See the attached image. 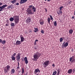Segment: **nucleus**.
Here are the masks:
<instances>
[{
  "instance_id": "bf43d9fd",
  "label": "nucleus",
  "mask_w": 75,
  "mask_h": 75,
  "mask_svg": "<svg viewBox=\"0 0 75 75\" xmlns=\"http://www.w3.org/2000/svg\"><path fill=\"white\" fill-rule=\"evenodd\" d=\"M45 1H47V0H45Z\"/></svg>"
},
{
  "instance_id": "ddd939ff",
  "label": "nucleus",
  "mask_w": 75,
  "mask_h": 75,
  "mask_svg": "<svg viewBox=\"0 0 75 75\" xmlns=\"http://www.w3.org/2000/svg\"><path fill=\"white\" fill-rule=\"evenodd\" d=\"M34 72L35 74H36L37 72H39V73H40V69H38V68L35 69Z\"/></svg>"
},
{
  "instance_id": "c85d7f7f",
  "label": "nucleus",
  "mask_w": 75,
  "mask_h": 75,
  "mask_svg": "<svg viewBox=\"0 0 75 75\" xmlns=\"http://www.w3.org/2000/svg\"><path fill=\"white\" fill-rule=\"evenodd\" d=\"M57 74L58 75H59V73H60V71H59V70L58 69L57 70Z\"/></svg>"
},
{
  "instance_id": "37998d69",
  "label": "nucleus",
  "mask_w": 75,
  "mask_h": 75,
  "mask_svg": "<svg viewBox=\"0 0 75 75\" xmlns=\"http://www.w3.org/2000/svg\"><path fill=\"white\" fill-rule=\"evenodd\" d=\"M2 42V40L1 39H0V43H1Z\"/></svg>"
},
{
  "instance_id": "ea45409f",
  "label": "nucleus",
  "mask_w": 75,
  "mask_h": 75,
  "mask_svg": "<svg viewBox=\"0 0 75 75\" xmlns=\"http://www.w3.org/2000/svg\"><path fill=\"white\" fill-rule=\"evenodd\" d=\"M8 22H7V24H6V26L7 27V26H8Z\"/></svg>"
},
{
  "instance_id": "680f3d73",
  "label": "nucleus",
  "mask_w": 75,
  "mask_h": 75,
  "mask_svg": "<svg viewBox=\"0 0 75 75\" xmlns=\"http://www.w3.org/2000/svg\"><path fill=\"white\" fill-rule=\"evenodd\" d=\"M45 3V2H44V3Z\"/></svg>"
},
{
  "instance_id": "7c9ffc66",
  "label": "nucleus",
  "mask_w": 75,
  "mask_h": 75,
  "mask_svg": "<svg viewBox=\"0 0 75 75\" xmlns=\"http://www.w3.org/2000/svg\"><path fill=\"white\" fill-rule=\"evenodd\" d=\"M11 8V5H10L9 6H8V7H7V8L8 9H9V8Z\"/></svg>"
},
{
  "instance_id": "6ab92c4d",
  "label": "nucleus",
  "mask_w": 75,
  "mask_h": 75,
  "mask_svg": "<svg viewBox=\"0 0 75 75\" xmlns=\"http://www.w3.org/2000/svg\"><path fill=\"white\" fill-rule=\"evenodd\" d=\"M11 74H14L15 72V69H11Z\"/></svg>"
},
{
  "instance_id": "412c9836",
  "label": "nucleus",
  "mask_w": 75,
  "mask_h": 75,
  "mask_svg": "<svg viewBox=\"0 0 75 75\" xmlns=\"http://www.w3.org/2000/svg\"><path fill=\"white\" fill-rule=\"evenodd\" d=\"M73 32V30L72 29H70L69 30V34H72Z\"/></svg>"
},
{
  "instance_id": "c756f323",
  "label": "nucleus",
  "mask_w": 75,
  "mask_h": 75,
  "mask_svg": "<svg viewBox=\"0 0 75 75\" xmlns=\"http://www.w3.org/2000/svg\"><path fill=\"white\" fill-rule=\"evenodd\" d=\"M57 71H55L53 73V74H54L55 75H56V74H57Z\"/></svg>"
},
{
  "instance_id": "bb28decb",
  "label": "nucleus",
  "mask_w": 75,
  "mask_h": 75,
  "mask_svg": "<svg viewBox=\"0 0 75 75\" xmlns=\"http://www.w3.org/2000/svg\"><path fill=\"white\" fill-rule=\"evenodd\" d=\"M59 40H60V42H62V41H63V39H62V38H61L60 39H59Z\"/></svg>"
},
{
  "instance_id": "aec40b11",
  "label": "nucleus",
  "mask_w": 75,
  "mask_h": 75,
  "mask_svg": "<svg viewBox=\"0 0 75 75\" xmlns=\"http://www.w3.org/2000/svg\"><path fill=\"white\" fill-rule=\"evenodd\" d=\"M62 12L60 10H59L57 12V13L58 14H62Z\"/></svg>"
},
{
  "instance_id": "6e6552de",
  "label": "nucleus",
  "mask_w": 75,
  "mask_h": 75,
  "mask_svg": "<svg viewBox=\"0 0 75 75\" xmlns=\"http://www.w3.org/2000/svg\"><path fill=\"white\" fill-rule=\"evenodd\" d=\"M75 61V56H72V57H70V58L69 59V61L70 62H71H71H74Z\"/></svg>"
},
{
  "instance_id": "393cba45",
  "label": "nucleus",
  "mask_w": 75,
  "mask_h": 75,
  "mask_svg": "<svg viewBox=\"0 0 75 75\" xmlns=\"http://www.w3.org/2000/svg\"><path fill=\"white\" fill-rule=\"evenodd\" d=\"M57 21H55L54 23V26H57Z\"/></svg>"
},
{
  "instance_id": "a878e982",
  "label": "nucleus",
  "mask_w": 75,
  "mask_h": 75,
  "mask_svg": "<svg viewBox=\"0 0 75 75\" xmlns=\"http://www.w3.org/2000/svg\"><path fill=\"white\" fill-rule=\"evenodd\" d=\"M16 1V0H14L11 1V3H13V4H14V3H15Z\"/></svg>"
},
{
  "instance_id": "dca6fc26",
  "label": "nucleus",
  "mask_w": 75,
  "mask_h": 75,
  "mask_svg": "<svg viewBox=\"0 0 75 75\" xmlns=\"http://www.w3.org/2000/svg\"><path fill=\"white\" fill-rule=\"evenodd\" d=\"M68 74H72V69H70L68 70Z\"/></svg>"
},
{
  "instance_id": "5701e85b",
  "label": "nucleus",
  "mask_w": 75,
  "mask_h": 75,
  "mask_svg": "<svg viewBox=\"0 0 75 75\" xmlns=\"http://www.w3.org/2000/svg\"><path fill=\"white\" fill-rule=\"evenodd\" d=\"M11 58L12 59V61H15L16 60V58L13 56H11Z\"/></svg>"
},
{
  "instance_id": "864d4df0",
  "label": "nucleus",
  "mask_w": 75,
  "mask_h": 75,
  "mask_svg": "<svg viewBox=\"0 0 75 75\" xmlns=\"http://www.w3.org/2000/svg\"><path fill=\"white\" fill-rule=\"evenodd\" d=\"M72 19H73L74 18V17L72 16Z\"/></svg>"
},
{
  "instance_id": "72a5a7b5",
  "label": "nucleus",
  "mask_w": 75,
  "mask_h": 75,
  "mask_svg": "<svg viewBox=\"0 0 75 75\" xmlns=\"http://www.w3.org/2000/svg\"><path fill=\"white\" fill-rule=\"evenodd\" d=\"M63 8V6H61L59 8L60 10V11L62 10V8Z\"/></svg>"
},
{
  "instance_id": "09e8293b",
  "label": "nucleus",
  "mask_w": 75,
  "mask_h": 75,
  "mask_svg": "<svg viewBox=\"0 0 75 75\" xmlns=\"http://www.w3.org/2000/svg\"><path fill=\"white\" fill-rule=\"evenodd\" d=\"M73 71H75V68H74L73 69Z\"/></svg>"
},
{
  "instance_id": "7ed1b4c3",
  "label": "nucleus",
  "mask_w": 75,
  "mask_h": 75,
  "mask_svg": "<svg viewBox=\"0 0 75 75\" xmlns=\"http://www.w3.org/2000/svg\"><path fill=\"white\" fill-rule=\"evenodd\" d=\"M40 53L38 52H36L34 53L33 54V60L37 61V59L40 57Z\"/></svg>"
},
{
  "instance_id": "20e7f679",
  "label": "nucleus",
  "mask_w": 75,
  "mask_h": 75,
  "mask_svg": "<svg viewBox=\"0 0 75 75\" xmlns=\"http://www.w3.org/2000/svg\"><path fill=\"white\" fill-rule=\"evenodd\" d=\"M10 69V66L9 65H7L6 67H5L4 71L5 74L8 73V71H9Z\"/></svg>"
},
{
  "instance_id": "de8ad7c7",
  "label": "nucleus",
  "mask_w": 75,
  "mask_h": 75,
  "mask_svg": "<svg viewBox=\"0 0 75 75\" xmlns=\"http://www.w3.org/2000/svg\"><path fill=\"white\" fill-rule=\"evenodd\" d=\"M2 4H3L2 3L0 2V6H1V5H2Z\"/></svg>"
},
{
  "instance_id": "f704fd0d",
  "label": "nucleus",
  "mask_w": 75,
  "mask_h": 75,
  "mask_svg": "<svg viewBox=\"0 0 75 75\" xmlns=\"http://www.w3.org/2000/svg\"><path fill=\"white\" fill-rule=\"evenodd\" d=\"M41 33H42V34H44V31H43V30H42L41 31Z\"/></svg>"
},
{
  "instance_id": "c03bdc74",
  "label": "nucleus",
  "mask_w": 75,
  "mask_h": 75,
  "mask_svg": "<svg viewBox=\"0 0 75 75\" xmlns=\"http://www.w3.org/2000/svg\"><path fill=\"white\" fill-rule=\"evenodd\" d=\"M52 66L53 67H55V65L54 64H52Z\"/></svg>"
},
{
  "instance_id": "49530a36",
  "label": "nucleus",
  "mask_w": 75,
  "mask_h": 75,
  "mask_svg": "<svg viewBox=\"0 0 75 75\" xmlns=\"http://www.w3.org/2000/svg\"><path fill=\"white\" fill-rule=\"evenodd\" d=\"M37 41H38V40L37 39H36L35 40V42H37Z\"/></svg>"
},
{
  "instance_id": "423d86ee",
  "label": "nucleus",
  "mask_w": 75,
  "mask_h": 75,
  "mask_svg": "<svg viewBox=\"0 0 75 75\" xmlns=\"http://www.w3.org/2000/svg\"><path fill=\"white\" fill-rule=\"evenodd\" d=\"M49 16L50 18H50L49 17L47 19V21L49 24H50V21H51V20H52L54 19H53V17L51 15H50Z\"/></svg>"
},
{
  "instance_id": "a211bd4d",
  "label": "nucleus",
  "mask_w": 75,
  "mask_h": 75,
  "mask_svg": "<svg viewBox=\"0 0 75 75\" xmlns=\"http://www.w3.org/2000/svg\"><path fill=\"white\" fill-rule=\"evenodd\" d=\"M34 29H35V30H34L35 33H37L38 31V28H35Z\"/></svg>"
},
{
  "instance_id": "39448f33",
  "label": "nucleus",
  "mask_w": 75,
  "mask_h": 75,
  "mask_svg": "<svg viewBox=\"0 0 75 75\" xmlns=\"http://www.w3.org/2000/svg\"><path fill=\"white\" fill-rule=\"evenodd\" d=\"M50 64V61L49 60H46L45 62H44V63L43 64V67L45 68H46L47 66H48L49 64Z\"/></svg>"
},
{
  "instance_id": "473e14b6",
  "label": "nucleus",
  "mask_w": 75,
  "mask_h": 75,
  "mask_svg": "<svg viewBox=\"0 0 75 75\" xmlns=\"http://www.w3.org/2000/svg\"><path fill=\"white\" fill-rule=\"evenodd\" d=\"M16 55V53H14L12 55V56H13V57H15Z\"/></svg>"
},
{
  "instance_id": "58836bf2",
  "label": "nucleus",
  "mask_w": 75,
  "mask_h": 75,
  "mask_svg": "<svg viewBox=\"0 0 75 75\" xmlns=\"http://www.w3.org/2000/svg\"><path fill=\"white\" fill-rule=\"evenodd\" d=\"M72 2L71 1H70L68 3V4H70L71 3V2Z\"/></svg>"
},
{
  "instance_id": "4be33fe9",
  "label": "nucleus",
  "mask_w": 75,
  "mask_h": 75,
  "mask_svg": "<svg viewBox=\"0 0 75 75\" xmlns=\"http://www.w3.org/2000/svg\"><path fill=\"white\" fill-rule=\"evenodd\" d=\"M24 40V38L23 37H21V42H23Z\"/></svg>"
},
{
  "instance_id": "2f4dec72",
  "label": "nucleus",
  "mask_w": 75,
  "mask_h": 75,
  "mask_svg": "<svg viewBox=\"0 0 75 75\" xmlns=\"http://www.w3.org/2000/svg\"><path fill=\"white\" fill-rule=\"evenodd\" d=\"M11 25L12 26V27H14V23H12L11 24Z\"/></svg>"
},
{
  "instance_id": "b1692460",
  "label": "nucleus",
  "mask_w": 75,
  "mask_h": 75,
  "mask_svg": "<svg viewBox=\"0 0 75 75\" xmlns=\"http://www.w3.org/2000/svg\"><path fill=\"white\" fill-rule=\"evenodd\" d=\"M23 73H24V69L23 68H22V74H23Z\"/></svg>"
},
{
  "instance_id": "f03ea898",
  "label": "nucleus",
  "mask_w": 75,
  "mask_h": 75,
  "mask_svg": "<svg viewBox=\"0 0 75 75\" xmlns=\"http://www.w3.org/2000/svg\"><path fill=\"white\" fill-rule=\"evenodd\" d=\"M14 20V22L15 24H18V21H19V16H13V18L11 17L9 20L10 21H13Z\"/></svg>"
},
{
  "instance_id": "603ef678",
  "label": "nucleus",
  "mask_w": 75,
  "mask_h": 75,
  "mask_svg": "<svg viewBox=\"0 0 75 75\" xmlns=\"http://www.w3.org/2000/svg\"><path fill=\"white\" fill-rule=\"evenodd\" d=\"M45 11L46 12H47V9H45Z\"/></svg>"
},
{
  "instance_id": "9b49d317",
  "label": "nucleus",
  "mask_w": 75,
  "mask_h": 75,
  "mask_svg": "<svg viewBox=\"0 0 75 75\" xmlns=\"http://www.w3.org/2000/svg\"><path fill=\"white\" fill-rule=\"evenodd\" d=\"M31 21V18L30 17L28 18L26 20V23H30Z\"/></svg>"
},
{
  "instance_id": "4468645a",
  "label": "nucleus",
  "mask_w": 75,
  "mask_h": 75,
  "mask_svg": "<svg viewBox=\"0 0 75 75\" xmlns=\"http://www.w3.org/2000/svg\"><path fill=\"white\" fill-rule=\"evenodd\" d=\"M21 44V41L17 40L16 42V43L15 44L16 45H20Z\"/></svg>"
},
{
  "instance_id": "13d9d810",
  "label": "nucleus",
  "mask_w": 75,
  "mask_h": 75,
  "mask_svg": "<svg viewBox=\"0 0 75 75\" xmlns=\"http://www.w3.org/2000/svg\"><path fill=\"white\" fill-rule=\"evenodd\" d=\"M52 75H55V74H53Z\"/></svg>"
},
{
  "instance_id": "cd10ccee",
  "label": "nucleus",
  "mask_w": 75,
  "mask_h": 75,
  "mask_svg": "<svg viewBox=\"0 0 75 75\" xmlns=\"http://www.w3.org/2000/svg\"><path fill=\"white\" fill-rule=\"evenodd\" d=\"M6 42V41L5 40H3L2 41L1 43H2V44H4Z\"/></svg>"
},
{
  "instance_id": "79ce46f5",
  "label": "nucleus",
  "mask_w": 75,
  "mask_h": 75,
  "mask_svg": "<svg viewBox=\"0 0 75 75\" xmlns=\"http://www.w3.org/2000/svg\"><path fill=\"white\" fill-rule=\"evenodd\" d=\"M17 63H18V66H20V64L19 63V62H18Z\"/></svg>"
},
{
  "instance_id": "3c124183",
  "label": "nucleus",
  "mask_w": 75,
  "mask_h": 75,
  "mask_svg": "<svg viewBox=\"0 0 75 75\" xmlns=\"http://www.w3.org/2000/svg\"><path fill=\"white\" fill-rule=\"evenodd\" d=\"M34 45H36V42H34Z\"/></svg>"
},
{
  "instance_id": "0eeeda50",
  "label": "nucleus",
  "mask_w": 75,
  "mask_h": 75,
  "mask_svg": "<svg viewBox=\"0 0 75 75\" xmlns=\"http://www.w3.org/2000/svg\"><path fill=\"white\" fill-rule=\"evenodd\" d=\"M20 53L18 54L16 56V59L17 61L20 62Z\"/></svg>"
},
{
  "instance_id": "c9c22d12",
  "label": "nucleus",
  "mask_w": 75,
  "mask_h": 75,
  "mask_svg": "<svg viewBox=\"0 0 75 75\" xmlns=\"http://www.w3.org/2000/svg\"><path fill=\"white\" fill-rule=\"evenodd\" d=\"M29 33L32 32V31L31 29H29Z\"/></svg>"
},
{
  "instance_id": "f8f14e48",
  "label": "nucleus",
  "mask_w": 75,
  "mask_h": 75,
  "mask_svg": "<svg viewBox=\"0 0 75 75\" xmlns=\"http://www.w3.org/2000/svg\"><path fill=\"white\" fill-rule=\"evenodd\" d=\"M22 61H25V62L26 64H28V60L27 59V57H25V58H24V59H22Z\"/></svg>"
},
{
  "instance_id": "5fc2aeb1",
  "label": "nucleus",
  "mask_w": 75,
  "mask_h": 75,
  "mask_svg": "<svg viewBox=\"0 0 75 75\" xmlns=\"http://www.w3.org/2000/svg\"><path fill=\"white\" fill-rule=\"evenodd\" d=\"M71 51L73 52V51H74V49H71Z\"/></svg>"
},
{
  "instance_id": "052dcab7",
  "label": "nucleus",
  "mask_w": 75,
  "mask_h": 75,
  "mask_svg": "<svg viewBox=\"0 0 75 75\" xmlns=\"http://www.w3.org/2000/svg\"><path fill=\"white\" fill-rule=\"evenodd\" d=\"M9 0V1H10V0Z\"/></svg>"
},
{
  "instance_id": "2eb2a0df",
  "label": "nucleus",
  "mask_w": 75,
  "mask_h": 75,
  "mask_svg": "<svg viewBox=\"0 0 75 75\" xmlns=\"http://www.w3.org/2000/svg\"><path fill=\"white\" fill-rule=\"evenodd\" d=\"M40 24L42 25L44 24V21L42 19H40L39 21Z\"/></svg>"
},
{
  "instance_id": "1a4fd4ad",
  "label": "nucleus",
  "mask_w": 75,
  "mask_h": 75,
  "mask_svg": "<svg viewBox=\"0 0 75 75\" xmlns=\"http://www.w3.org/2000/svg\"><path fill=\"white\" fill-rule=\"evenodd\" d=\"M62 48H64V47H66L68 45V42H66L65 43V42H64V43L62 44Z\"/></svg>"
},
{
  "instance_id": "4c0bfd02",
  "label": "nucleus",
  "mask_w": 75,
  "mask_h": 75,
  "mask_svg": "<svg viewBox=\"0 0 75 75\" xmlns=\"http://www.w3.org/2000/svg\"><path fill=\"white\" fill-rule=\"evenodd\" d=\"M20 68V66H18V67H17V69H19Z\"/></svg>"
},
{
  "instance_id": "a19ab883",
  "label": "nucleus",
  "mask_w": 75,
  "mask_h": 75,
  "mask_svg": "<svg viewBox=\"0 0 75 75\" xmlns=\"http://www.w3.org/2000/svg\"><path fill=\"white\" fill-rule=\"evenodd\" d=\"M16 6H18L19 5V3H17L16 4Z\"/></svg>"
},
{
  "instance_id": "6e6d98bb",
  "label": "nucleus",
  "mask_w": 75,
  "mask_h": 75,
  "mask_svg": "<svg viewBox=\"0 0 75 75\" xmlns=\"http://www.w3.org/2000/svg\"><path fill=\"white\" fill-rule=\"evenodd\" d=\"M35 49V50H37V48L36 47H35L34 48Z\"/></svg>"
},
{
  "instance_id": "4d7b16f0",
  "label": "nucleus",
  "mask_w": 75,
  "mask_h": 75,
  "mask_svg": "<svg viewBox=\"0 0 75 75\" xmlns=\"http://www.w3.org/2000/svg\"><path fill=\"white\" fill-rule=\"evenodd\" d=\"M74 72H75L74 71H73V74H74Z\"/></svg>"
},
{
  "instance_id": "e433bc0d",
  "label": "nucleus",
  "mask_w": 75,
  "mask_h": 75,
  "mask_svg": "<svg viewBox=\"0 0 75 75\" xmlns=\"http://www.w3.org/2000/svg\"><path fill=\"white\" fill-rule=\"evenodd\" d=\"M20 38H21V37H23V35H21L20 36Z\"/></svg>"
},
{
  "instance_id": "9d476101",
  "label": "nucleus",
  "mask_w": 75,
  "mask_h": 75,
  "mask_svg": "<svg viewBox=\"0 0 75 75\" xmlns=\"http://www.w3.org/2000/svg\"><path fill=\"white\" fill-rule=\"evenodd\" d=\"M7 5L5 4L3 5L2 6H0V11H3V10H3V9H4V8H5L6 7H7Z\"/></svg>"
},
{
  "instance_id": "8fccbe9b",
  "label": "nucleus",
  "mask_w": 75,
  "mask_h": 75,
  "mask_svg": "<svg viewBox=\"0 0 75 75\" xmlns=\"http://www.w3.org/2000/svg\"><path fill=\"white\" fill-rule=\"evenodd\" d=\"M51 0H47V1H48V2L51 1Z\"/></svg>"
},
{
  "instance_id": "f257e3e1",
  "label": "nucleus",
  "mask_w": 75,
  "mask_h": 75,
  "mask_svg": "<svg viewBox=\"0 0 75 75\" xmlns=\"http://www.w3.org/2000/svg\"><path fill=\"white\" fill-rule=\"evenodd\" d=\"M26 11L28 14L33 15L34 14V12H36V8L33 5H30Z\"/></svg>"
},
{
  "instance_id": "f3484780",
  "label": "nucleus",
  "mask_w": 75,
  "mask_h": 75,
  "mask_svg": "<svg viewBox=\"0 0 75 75\" xmlns=\"http://www.w3.org/2000/svg\"><path fill=\"white\" fill-rule=\"evenodd\" d=\"M27 1V0H21L20 3L21 4H23V3H25Z\"/></svg>"
},
{
  "instance_id": "a18cd8bd",
  "label": "nucleus",
  "mask_w": 75,
  "mask_h": 75,
  "mask_svg": "<svg viewBox=\"0 0 75 75\" xmlns=\"http://www.w3.org/2000/svg\"><path fill=\"white\" fill-rule=\"evenodd\" d=\"M28 75V72H26L25 74H24V75Z\"/></svg>"
}]
</instances>
